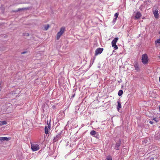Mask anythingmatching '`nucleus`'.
I'll return each mask as SVG.
<instances>
[{"label":"nucleus","instance_id":"nucleus-15","mask_svg":"<svg viewBox=\"0 0 160 160\" xmlns=\"http://www.w3.org/2000/svg\"><path fill=\"white\" fill-rule=\"evenodd\" d=\"M118 38H115L112 41V42L116 43V42H117L118 40Z\"/></svg>","mask_w":160,"mask_h":160},{"label":"nucleus","instance_id":"nucleus-6","mask_svg":"<svg viewBox=\"0 0 160 160\" xmlns=\"http://www.w3.org/2000/svg\"><path fill=\"white\" fill-rule=\"evenodd\" d=\"M51 125L50 124L48 123L47 126H46L45 128V132L46 134L48 133V130L50 129Z\"/></svg>","mask_w":160,"mask_h":160},{"label":"nucleus","instance_id":"nucleus-12","mask_svg":"<svg viewBox=\"0 0 160 160\" xmlns=\"http://www.w3.org/2000/svg\"><path fill=\"white\" fill-rule=\"evenodd\" d=\"M121 143H116V145L115 147V149L116 150H118L119 149V147Z\"/></svg>","mask_w":160,"mask_h":160},{"label":"nucleus","instance_id":"nucleus-1","mask_svg":"<svg viewBox=\"0 0 160 160\" xmlns=\"http://www.w3.org/2000/svg\"><path fill=\"white\" fill-rule=\"evenodd\" d=\"M65 31V28L64 27H62L60 28V31L58 32L57 34L56 39L57 40L59 39L61 36L63 34Z\"/></svg>","mask_w":160,"mask_h":160},{"label":"nucleus","instance_id":"nucleus-13","mask_svg":"<svg viewBox=\"0 0 160 160\" xmlns=\"http://www.w3.org/2000/svg\"><path fill=\"white\" fill-rule=\"evenodd\" d=\"M112 47H113V48L115 50H116L118 49V47L116 45V43L112 42Z\"/></svg>","mask_w":160,"mask_h":160},{"label":"nucleus","instance_id":"nucleus-23","mask_svg":"<svg viewBox=\"0 0 160 160\" xmlns=\"http://www.w3.org/2000/svg\"><path fill=\"white\" fill-rule=\"evenodd\" d=\"M29 34L28 33H23V35L24 36H29Z\"/></svg>","mask_w":160,"mask_h":160},{"label":"nucleus","instance_id":"nucleus-24","mask_svg":"<svg viewBox=\"0 0 160 160\" xmlns=\"http://www.w3.org/2000/svg\"><path fill=\"white\" fill-rule=\"evenodd\" d=\"M106 160H112V158L111 157H108Z\"/></svg>","mask_w":160,"mask_h":160},{"label":"nucleus","instance_id":"nucleus-17","mask_svg":"<svg viewBox=\"0 0 160 160\" xmlns=\"http://www.w3.org/2000/svg\"><path fill=\"white\" fill-rule=\"evenodd\" d=\"M123 94V91L122 90H120L118 92V95L119 96H121Z\"/></svg>","mask_w":160,"mask_h":160},{"label":"nucleus","instance_id":"nucleus-16","mask_svg":"<svg viewBox=\"0 0 160 160\" xmlns=\"http://www.w3.org/2000/svg\"><path fill=\"white\" fill-rule=\"evenodd\" d=\"M49 27V25L48 24L45 25L44 26V30H47Z\"/></svg>","mask_w":160,"mask_h":160},{"label":"nucleus","instance_id":"nucleus-19","mask_svg":"<svg viewBox=\"0 0 160 160\" xmlns=\"http://www.w3.org/2000/svg\"><path fill=\"white\" fill-rule=\"evenodd\" d=\"M90 134L92 135H94L96 134V132L94 130H92L90 132Z\"/></svg>","mask_w":160,"mask_h":160},{"label":"nucleus","instance_id":"nucleus-14","mask_svg":"<svg viewBox=\"0 0 160 160\" xmlns=\"http://www.w3.org/2000/svg\"><path fill=\"white\" fill-rule=\"evenodd\" d=\"M7 124V122L6 121H0V126L3 125H6Z\"/></svg>","mask_w":160,"mask_h":160},{"label":"nucleus","instance_id":"nucleus-29","mask_svg":"<svg viewBox=\"0 0 160 160\" xmlns=\"http://www.w3.org/2000/svg\"><path fill=\"white\" fill-rule=\"evenodd\" d=\"M159 58H160V56H159Z\"/></svg>","mask_w":160,"mask_h":160},{"label":"nucleus","instance_id":"nucleus-30","mask_svg":"<svg viewBox=\"0 0 160 160\" xmlns=\"http://www.w3.org/2000/svg\"><path fill=\"white\" fill-rule=\"evenodd\" d=\"M0 141H1V138L0 137Z\"/></svg>","mask_w":160,"mask_h":160},{"label":"nucleus","instance_id":"nucleus-8","mask_svg":"<svg viewBox=\"0 0 160 160\" xmlns=\"http://www.w3.org/2000/svg\"><path fill=\"white\" fill-rule=\"evenodd\" d=\"M118 105L117 106V109L118 112H119L120 109L122 108V105L121 102L119 101L117 102Z\"/></svg>","mask_w":160,"mask_h":160},{"label":"nucleus","instance_id":"nucleus-4","mask_svg":"<svg viewBox=\"0 0 160 160\" xmlns=\"http://www.w3.org/2000/svg\"><path fill=\"white\" fill-rule=\"evenodd\" d=\"M103 49L102 48H97L95 51V56H96L102 53Z\"/></svg>","mask_w":160,"mask_h":160},{"label":"nucleus","instance_id":"nucleus-25","mask_svg":"<svg viewBox=\"0 0 160 160\" xmlns=\"http://www.w3.org/2000/svg\"><path fill=\"white\" fill-rule=\"evenodd\" d=\"M26 53V52H21L22 54H24Z\"/></svg>","mask_w":160,"mask_h":160},{"label":"nucleus","instance_id":"nucleus-11","mask_svg":"<svg viewBox=\"0 0 160 160\" xmlns=\"http://www.w3.org/2000/svg\"><path fill=\"white\" fill-rule=\"evenodd\" d=\"M134 68H135V69L137 71H139L140 69L139 67V66L137 63L135 64L134 65Z\"/></svg>","mask_w":160,"mask_h":160},{"label":"nucleus","instance_id":"nucleus-28","mask_svg":"<svg viewBox=\"0 0 160 160\" xmlns=\"http://www.w3.org/2000/svg\"><path fill=\"white\" fill-rule=\"evenodd\" d=\"M159 110L160 112V106L159 107Z\"/></svg>","mask_w":160,"mask_h":160},{"label":"nucleus","instance_id":"nucleus-21","mask_svg":"<svg viewBox=\"0 0 160 160\" xmlns=\"http://www.w3.org/2000/svg\"><path fill=\"white\" fill-rule=\"evenodd\" d=\"M118 14L117 13H116L114 14V16L115 17V18L114 19V20H116L117 18L118 17Z\"/></svg>","mask_w":160,"mask_h":160},{"label":"nucleus","instance_id":"nucleus-20","mask_svg":"<svg viewBox=\"0 0 160 160\" xmlns=\"http://www.w3.org/2000/svg\"><path fill=\"white\" fill-rule=\"evenodd\" d=\"M157 43H160V39H158L155 41V44L157 45Z\"/></svg>","mask_w":160,"mask_h":160},{"label":"nucleus","instance_id":"nucleus-27","mask_svg":"<svg viewBox=\"0 0 160 160\" xmlns=\"http://www.w3.org/2000/svg\"><path fill=\"white\" fill-rule=\"evenodd\" d=\"M1 87H0V92L1 91Z\"/></svg>","mask_w":160,"mask_h":160},{"label":"nucleus","instance_id":"nucleus-18","mask_svg":"<svg viewBox=\"0 0 160 160\" xmlns=\"http://www.w3.org/2000/svg\"><path fill=\"white\" fill-rule=\"evenodd\" d=\"M29 8H19L18 9V11H20L21 10H28Z\"/></svg>","mask_w":160,"mask_h":160},{"label":"nucleus","instance_id":"nucleus-5","mask_svg":"<svg viewBox=\"0 0 160 160\" xmlns=\"http://www.w3.org/2000/svg\"><path fill=\"white\" fill-rule=\"evenodd\" d=\"M61 138V133H58L55 137L53 139V142H56L58 141L59 139Z\"/></svg>","mask_w":160,"mask_h":160},{"label":"nucleus","instance_id":"nucleus-32","mask_svg":"<svg viewBox=\"0 0 160 160\" xmlns=\"http://www.w3.org/2000/svg\"><path fill=\"white\" fill-rule=\"evenodd\" d=\"M159 128H160V127H159Z\"/></svg>","mask_w":160,"mask_h":160},{"label":"nucleus","instance_id":"nucleus-7","mask_svg":"<svg viewBox=\"0 0 160 160\" xmlns=\"http://www.w3.org/2000/svg\"><path fill=\"white\" fill-rule=\"evenodd\" d=\"M142 15L139 12H138L135 16V18L136 19H139L141 17Z\"/></svg>","mask_w":160,"mask_h":160},{"label":"nucleus","instance_id":"nucleus-22","mask_svg":"<svg viewBox=\"0 0 160 160\" xmlns=\"http://www.w3.org/2000/svg\"><path fill=\"white\" fill-rule=\"evenodd\" d=\"M152 119L156 122H158V119L156 118H153Z\"/></svg>","mask_w":160,"mask_h":160},{"label":"nucleus","instance_id":"nucleus-3","mask_svg":"<svg viewBox=\"0 0 160 160\" xmlns=\"http://www.w3.org/2000/svg\"><path fill=\"white\" fill-rule=\"evenodd\" d=\"M31 148L33 151L35 152L38 150L40 149V147L39 145L36 143H33L31 144Z\"/></svg>","mask_w":160,"mask_h":160},{"label":"nucleus","instance_id":"nucleus-2","mask_svg":"<svg viewBox=\"0 0 160 160\" xmlns=\"http://www.w3.org/2000/svg\"><path fill=\"white\" fill-rule=\"evenodd\" d=\"M142 61L144 64H146L148 62V60L147 54H144L142 55Z\"/></svg>","mask_w":160,"mask_h":160},{"label":"nucleus","instance_id":"nucleus-26","mask_svg":"<svg viewBox=\"0 0 160 160\" xmlns=\"http://www.w3.org/2000/svg\"><path fill=\"white\" fill-rule=\"evenodd\" d=\"M149 123L152 124H153V122L152 121H150Z\"/></svg>","mask_w":160,"mask_h":160},{"label":"nucleus","instance_id":"nucleus-31","mask_svg":"<svg viewBox=\"0 0 160 160\" xmlns=\"http://www.w3.org/2000/svg\"><path fill=\"white\" fill-rule=\"evenodd\" d=\"M159 118H160V116L159 117Z\"/></svg>","mask_w":160,"mask_h":160},{"label":"nucleus","instance_id":"nucleus-10","mask_svg":"<svg viewBox=\"0 0 160 160\" xmlns=\"http://www.w3.org/2000/svg\"><path fill=\"white\" fill-rule=\"evenodd\" d=\"M1 141H8L10 139V138H8L7 137H1Z\"/></svg>","mask_w":160,"mask_h":160},{"label":"nucleus","instance_id":"nucleus-9","mask_svg":"<svg viewBox=\"0 0 160 160\" xmlns=\"http://www.w3.org/2000/svg\"><path fill=\"white\" fill-rule=\"evenodd\" d=\"M153 14L156 18H158V11L157 10H155L153 12Z\"/></svg>","mask_w":160,"mask_h":160}]
</instances>
